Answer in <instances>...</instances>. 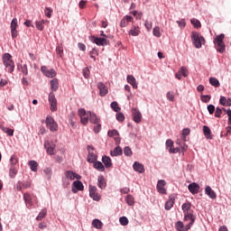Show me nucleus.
Wrapping results in <instances>:
<instances>
[{"label": "nucleus", "mask_w": 231, "mask_h": 231, "mask_svg": "<svg viewBox=\"0 0 231 231\" xmlns=\"http://www.w3.org/2000/svg\"><path fill=\"white\" fill-rule=\"evenodd\" d=\"M21 71L23 75H28V66L26 64L21 65Z\"/></svg>", "instance_id": "0e129e2a"}, {"label": "nucleus", "mask_w": 231, "mask_h": 231, "mask_svg": "<svg viewBox=\"0 0 231 231\" xmlns=\"http://www.w3.org/2000/svg\"><path fill=\"white\" fill-rule=\"evenodd\" d=\"M102 130V125H100L99 123L98 124H96V126H94V133L98 134L100 133V131Z\"/></svg>", "instance_id": "e2e57ef3"}, {"label": "nucleus", "mask_w": 231, "mask_h": 231, "mask_svg": "<svg viewBox=\"0 0 231 231\" xmlns=\"http://www.w3.org/2000/svg\"><path fill=\"white\" fill-rule=\"evenodd\" d=\"M209 84H211V86H214V88H219L220 86L219 80L216 78H210Z\"/></svg>", "instance_id": "a18cd8bd"}, {"label": "nucleus", "mask_w": 231, "mask_h": 231, "mask_svg": "<svg viewBox=\"0 0 231 231\" xmlns=\"http://www.w3.org/2000/svg\"><path fill=\"white\" fill-rule=\"evenodd\" d=\"M23 199L28 208H32L33 205H37L39 203V200H37V196L32 195L30 193H24Z\"/></svg>", "instance_id": "7ed1b4c3"}, {"label": "nucleus", "mask_w": 231, "mask_h": 231, "mask_svg": "<svg viewBox=\"0 0 231 231\" xmlns=\"http://www.w3.org/2000/svg\"><path fill=\"white\" fill-rule=\"evenodd\" d=\"M191 40H192L193 45L198 50H199V48H201L202 44H205V37L201 36V34H199L197 32H191Z\"/></svg>", "instance_id": "f03ea898"}, {"label": "nucleus", "mask_w": 231, "mask_h": 231, "mask_svg": "<svg viewBox=\"0 0 231 231\" xmlns=\"http://www.w3.org/2000/svg\"><path fill=\"white\" fill-rule=\"evenodd\" d=\"M49 102L51 106V111L55 113V111H57V98H55V94L53 92L49 94Z\"/></svg>", "instance_id": "6e6552de"}, {"label": "nucleus", "mask_w": 231, "mask_h": 231, "mask_svg": "<svg viewBox=\"0 0 231 231\" xmlns=\"http://www.w3.org/2000/svg\"><path fill=\"white\" fill-rule=\"evenodd\" d=\"M190 134V129L189 128H184L182 130V135L181 138L184 142L187 141V136H189Z\"/></svg>", "instance_id": "37998d69"}, {"label": "nucleus", "mask_w": 231, "mask_h": 231, "mask_svg": "<svg viewBox=\"0 0 231 231\" xmlns=\"http://www.w3.org/2000/svg\"><path fill=\"white\" fill-rule=\"evenodd\" d=\"M133 169L135 171V172H139L140 174L145 172V168H143V165L138 162L134 163Z\"/></svg>", "instance_id": "6ab92c4d"}, {"label": "nucleus", "mask_w": 231, "mask_h": 231, "mask_svg": "<svg viewBox=\"0 0 231 231\" xmlns=\"http://www.w3.org/2000/svg\"><path fill=\"white\" fill-rule=\"evenodd\" d=\"M110 107L113 109V111H115V113H120L121 111V108L118 106V103L116 101L112 102Z\"/></svg>", "instance_id": "a19ab883"}, {"label": "nucleus", "mask_w": 231, "mask_h": 231, "mask_svg": "<svg viewBox=\"0 0 231 231\" xmlns=\"http://www.w3.org/2000/svg\"><path fill=\"white\" fill-rule=\"evenodd\" d=\"M166 97L168 98V100H170V102H174V93L168 92L166 94Z\"/></svg>", "instance_id": "774afa93"}, {"label": "nucleus", "mask_w": 231, "mask_h": 231, "mask_svg": "<svg viewBox=\"0 0 231 231\" xmlns=\"http://www.w3.org/2000/svg\"><path fill=\"white\" fill-rule=\"evenodd\" d=\"M89 55H90V59H93L94 61L97 60V58L95 57L96 55L98 56V50L97 49H92L90 51H89Z\"/></svg>", "instance_id": "49530a36"}, {"label": "nucleus", "mask_w": 231, "mask_h": 231, "mask_svg": "<svg viewBox=\"0 0 231 231\" xmlns=\"http://www.w3.org/2000/svg\"><path fill=\"white\" fill-rule=\"evenodd\" d=\"M132 115L135 124H140L142 122V113H140V110L132 108Z\"/></svg>", "instance_id": "2eb2a0df"}, {"label": "nucleus", "mask_w": 231, "mask_h": 231, "mask_svg": "<svg viewBox=\"0 0 231 231\" xmlns=\"http://www.w3.org/2000/svg\"><path fill=\"white\" fill-rule=\"evenodd\" d=\"M174 207V197H170L164 205L165 210H171Z\"/></svg>", "instance_id": "bb28decb"}, {"label": "nucleus", "mask_w": 231, "mask_h": 231, "mask_svg": "<svg viewBox=\"0 0 231 231\" xmlns=\"http://www.w3.org/2000/svg\"><path fill=\"white\" fill-rule=\"evenodd\" d=\"M44 23H46V21H44V20H42L40 22H36L37 30H40V32H42V30H44Z\"/></svg>", "instance_id": "09e8293b"}, {"label": "nucleus", "mask_w": 231, "mask_h": 231, "mask_svg": "<svg viewBox=\"0 0 231 231\" xmlns=\"http://www.w3.org/2000/svg\"><path fill=\"white\" fill-rule=\"evenodd\" d=\"M122 147L117 146L113 151L110 152L111 156H122L123 154Z\"/></svg>", "instance_id": "c85d7f7f"}, {"label": "nucleus", "mask_w": 231, "mask_h": 231, "mask_svg": "<svg viewBox=\"0 0 231 231\" xmlns=\"http://www.w3.org/2000/svg\"><path fill=\"white\" fill-rule=\"evenodd\" d=\"M44 174L47 176V180H51V168H46L43 171Z\"/></svg>", "instance_id": "4d7b16f0"}, {"label": "nucleus", "mask_w": 231, "mask_h": 231, "mask_svg": "<svg viewBox=\"0 0 231 231\" xmlns=\"http://www.w3.org/2000/svg\"><path fill=\"white\" fill-rule=\"evenodd\" d=\"M44 147L47 150L48 154H50L51 156H53V154H55V146H51L50 143H45Z\"/></svg>", "instance_id": "cd10ccee"}, {"label": "nucleus", "mask_w": 231, "mask_h": 231, "mask_svg": "<svg viewBox=\"0 0 231 231\" xmlns=\"http://www.w3.org/2000/svg\"><path fill=\"white\" fill-rule=\"evenodd\" d=\"M94 169H96L99 172H104V171H106V167L104 166V164H102L101 162L97 161L94 162Z\"/></svg>", "instance_id": "2f4dec72"}, {"label": "nucleus", "mask_w": 231, "mask_h": 231, "mask_svg": "<svg viewBox=\"0 0 231 231\" xmlns=\"http://www.w3.org/2000/svg\"><path fill=\"white\" fill-rule=\"evenodd\" d=\"M48 214V210L46 208L42 209L41 212L39 213V215L36 217L37 221H42V219H44V217H46V215Z\"/></svg>", "instance_id": "e433bc0d"}, {"label": "nucleus", "mask_w": 231, "mask_h": 231, "mask_svg": "<svg viewBox=\"0 0 231 231\" xmlns=\"http://www.w3.org/2000/svg\"><path fill=\"white\" fill-rule=\"evenodd\" d=\"M225 34H220L216 37L215 42L217 44V51H219V53L225 52Z\"/></svg>", "instance_id": "20e7f679"}, {"label": "nucleus", "mask_w": 231, "mask_h": 231, "mask_svg": "<svg viewBox=\"0 0 231 231\" xmlns=\"http://www.w3.org/2000/svg\"><path fill=\"white\" fill-rule=\"evenodd\" d=\"M3 62H4V65L5 66V68L7 69V71L9 73H13L14 69L15 68V63L12 60V54H10V53L4 54Z\"/></svg>", "instance_id": "f257e3e1"}, {"label": "nucleus", "mask_w": 231, "mask_h": 231, "mask_svg": "<svg viewBox=\"0 0 231 231\" xmlns=\"http://www.w3.org/2000/svg\"><path fill=\"white\" fill-rule=\"evenodd\" d=\"M134 21V18L131 15H125V17L122 18L120 22V27L121 28H126V26H129V23H133Z\"/></svg>", "instance_id": "9b49d317"}, {"label": "nucleus", "mask_w": 231, "mask_h": 231, "mask_svg": "<svg viewBox=\"0 0 231 231\" xmlns=\"http://www.w3.org/2000/svg\"><path fill=\"white\" fill-rule=\"evenodd\" d=\"M41 71L45 75V77H48L49 79H53L57 77V71L53 69H48L46 66H42L41 68Z\"/></svg>", "instance_id": "0eeeda50"}, {"label": "nucleus", "mask_w": 231, "mask_h": 231, "mask_svg": "<svg viewBox=\"0 0 231 231\" xmlns=\"http://www.w3.org/2000/svg\"><path fill=\"white\" fill-rule=\"evenodd\" d=\"M17 18H14L11 22V30H17Z\"/></svg>", "instance_id": "bf43d9fd"}, {"label": "nucleus", "mask_w": 231, "mask_h": 231, "mask_svg": "<svg viewBox=\"0 0 231 231\" xmlns=\"http://www.w3.org/2000/svg\"><path fill=\"white\" fill-rule=\"evenodd\" d=\"M103 225L104 224H102V221H100L98 219H94L92 221V226H94V228H97V230H101Z\"/></svg>", "instance_id": "58836bf2"}, {"label": "nucleus", "mask_w": 231, "mask_h": 231, "mask_svg": "<svg viewBox=\"0 0 231 231\" xmlns=\"http://www.w3.org/2000/svg\"><path fill=\"white\" fill-rule=\"evenodd\" d=\"M190 23L194 26V28H201V22H199V20L192 18L190 20Z\"/></svg>", "instance_id": "de8ad7c7"}, {"label": "nucleus", "mask_w": 231, "mask_h": 231, "mask_svg": "<svg viewBox=\"0 0 231 231\" xmlns=\"http://www.w3.org/2000/svg\"><path fill=\"white\" fill-rule=\"evenodd\" d=\"M201 102H205V104L210 102V96L208 95H202L200 97Z\"/></svg>", "instance_id": "13d9d810"}, {"label": "nucleus", "mask_w": 231, "mask_h": 231, "mask_svg": "<svg viewBox=\"0 0 231 231\" xmlns=\"http://www.w3.org/2000/svg\"><path fill=\"white\" fill-rule=\"evenodd\" d=\"M56 53L59 55V57H62V53H64V48L62 45H58L56 48Z\"/></svg>", "instance_id": "864d4df0"}, {"label": "nucleus", "mask_w": 231, "mask_h": 231, "mask_svg": "<svg viewBox=\"0 0 231 231\" xmlns=\"http://www.w3.org/2000/svg\"><path fill=\"white\" fill-rule=\"evenodd\" d=\"M180 72L184 77H188L189 76V69H187V68H185V67H181L180 69Z\"/></svg>", "instance_id": "680f3d73"}, {"label": "nucleus", "mask_w": 231, "mask_h": 231, "mask_svg": "<svg viewBox=\"0 0 231 231\" xmlns=\"http://www.w3.org/2000/svg\"><path fill=\"white\" fill-rule=\"evenodd\" d=\"M125 156H133V150L129 146L124 148Z\"/></svg>", "instance_id": "603ef678"}, {"label": "nucleus", "mask_w": 231, "mask_h": 231, "mask_svg": "<svg viewBox=\"0 0 231 231\" xmlns=\"http://www.w3.org/2000/svg\"><path fill=\"white\" fill-rule=\"evenodd\" d=\"M165 185H167V182H165L164 180H158L157 190L159 194H167V189H165Z\"/></svg>", "instance_id": "4468645a"}, {"label": "nucleus", "mask_w": 231, "mask_h": 231, "mask_svg": "<svg viewBox=\"0 0 231 231\" xmlns=\"http://www.w3.org/2000/svg\"><path fill=\"white\" fill-rule=\"evenodd\" d=\"M78 115L80 118V122L83 125H87L88 122H89V116L86 112V109L79 108L78 111Z\"/></svg>", "instance_id": "423d86ee"}, {"label": "nucleus", "mask_w": 231, "mask_h": 231, "mask_svg": "<svg viewBox=\"0 0 231 231\" xmlns=\"http://www.w3.org/2000/svg\"><path fill=\"white\" fill-rule=\"evenodd\" d=\"M65 177L67 178V180H70L71 181H73V180H82V176L79 175L73 171H67L65 172Z\"/></svg>", "instance_id": "9d476101"}, {"label": "nucleus", "mask_w": 231, "mask_h": 231, "mask_svg": "<svg viewBox=\"0 0 231 231\" xmlns=\"http://www.w3.org/2000/svg\"><path fill=\"white\" fill-rule=\"evenodd\" d=\"M88 162L89 163H95L97 162V154L93 152L94 151L93 146H88Z\"/></svg>", "instance_id": "ddd939ff"}, {"label": "nucleus", "mask_w": 231, "mask_h": 231, "mask_svg": "<svg viewBox=\"0 0 231 231\" xmlns=\"http://www.w3.org/2000/svg\"><path fill=\"white\" fill-rule=\"evenodd\" d=\"M119 222L123 226H127V225H129V219H127V217H121L119 218Z\"/></svg>", "instance_id": "8fccbe9b"}, {"label": "nucleus", "mask_w": 231, "mask_h": 231, "mask_svg": "<svg viewBox=\"0 0 231 231\" xmlns=\"http://www.w3.org/2000/svg\"><path fill=\"white\" fill-rule=\"evenodd\" d=\"M46 126L51 131V133H55V131H58L59 125H57V122H55V119L51 117V116H48L46 117L45 121Z\"/></svg>", "instance_id": "39448f33"}, {"label": "nucleus", "mask_w": 231, "mask_h": 231, "mask_svg": "<svg viewBox=\"0 0 231 231\" xmlns=\"http://www.w3.org/2000/svg\"><path fill=\"white\" fill-rule=\"evenodd\" d=\"M17 172H19V167H9V176L14 179L17 176Z\"/></svg>", "instance_id": "7c9ffc66"}, {"label": "nucleus", "mask_w": 231, "mask_h": 231, "mask_svg": "<svg viewBox=\"0 0 231 231\" xmlns=\"http://www.w3.org/2000/svg\"><path fill=\"white\" fill-rule=\"evenodd\" d=\"M89 113V122L90 124H100V118L98 116H97L96 114L88 112Z\"/></svg>", "instance_id": "393cba45"}, {"label": "nucleus", "mask_w": 231, "mask_h": 231, "mask_svg": "<svg viewBox=\"0 0 231 231\" xmlns=\"http://www.w3.org/2000/svg\"><path fill=\"white\" fill-rule=\"evenodd\" d=\"M94 42L97 46H106V44H107V40L106 38H95Z\"/></svg>", "instance_id": "c756f323"}, {"label": "nucleus", "mask_w": 231, "mask_h": 231, "mask_svg": "<svg viewBox=\"0 0 231 231\" xmlns=\"http://www.w3.org/2000/svg\"><path fill=\"white\" fill-rule=\"evenodd\" d=\"M219 102L221 106H231V99L230 98L226 99V97H221Z\"/></svg>", "instance_id": "ea45409f"}, {"label": "nucleus", "mask_w": 231, "mask_h": 231, "mask_svg": "<svg viewBox=\"0 0 231 231\" xmlns=\"http://www.w3.org/2000/svg\"><path fill=\"white\" fill-rule=\"evenodd\" d=\"M106 179L104 178V176H99L97 178V187L99 189H104L106 187Z\"/></svg>", "instance_id": "f704fd0d"}, {"label": "nucleus", "mask_w": 231, "mask_h": 231, "mask_svg": "<svg viewBox=\"0 0 231 231\" xmlns=\"http://www.w3.org/2000/svg\"><path fill=\"white\" fill-rule=\"evenodd\" d=\"M51 89L52 91H57V89H59V79H53L51 80Z\"/></svg>", "instance_id": "c9c22d12"}, {"label": "nucleus", "mask_w": 231, "mask_h": 231, "mask_svg": "<svg viewBox=\"0 0 231 231\" xmlns=\"http://www.w3.org/2000/svg\"><path fill=\"white\" fill-rule=\"evenodd\" d=\"M221 115H223V110L219 107H217L215 111L216 118H221Z\"/></svg>", "instance_id": "052dcab7"}, {"label": "nucleus", "mask_w": 231, "mask_h": 231, "mask_svg": "<svg viewBox=\"0 0 231 231\" xmlns=\"http://www.w3.org/2000/svg\"><path fill=\"white\" fill-rule=\"evenodd\" d=\"M152 34L154 37H162V32H160V27L156 26L153 28Z\"/></svg>", "instance_id": "5fc2aeb1"}, {"label": "nucleus", "mask_w": 231, "mask_h": 231, "mask_svg": "<svg viewBox=\"0 0 231 231\" xmlns=\"http://www.w3.org/2000/svg\"><path fill=\"white\" fill-rule=\"evenodd\" d=\"M72 192L74 194H77V192H79V190H84V184L82 183V181L80 180H75L72 183Z\"/></svg>", "instance_id": "f8f14e48"}, {"label": "nucleus", "mask_w": 231, "mask_h": 231, "mask_svg": "<svg viewBox=\"0 0 231 231\" xmlns=\"http://www.w3.org/2000/svg\"><path fill=\"white\" fill-rule=\"evenodd\" d=\"M125 201L129 207H133L134 205V197L133 195L126 196Z\"/></svg>", "instance_id": "c03bdc74"}, {"label": "nucleus", "mask_w": 231, "mask_h": 231, "mask_svg": "<svg viewBox=\"0 0 231 231\" xmlns=\"http://www.w3.org/2000/svg\"><path fill=\"white\" fill-rule=\"evenodd\" d=\"M208 111L209 115H214V112L216 111V106L214 105H208Z\"/></svg>", "instance_id": "338daca9"}, {"label": "nucleus", "mask_w": 231, "mask_h": 231, "mask_svg": "<svg viewBox=\"0 0 231 231\" xmlns=\"http://www.w3.org/2000/svg\"><path fill=\"white\" fill-rule=\"evenodd\" d=\"M9 167H19V158L14 154L9 160Z\"/></svg>", "instance_id": "412c9836"}, {"label": "nucleus", "mask_w": 231, "mask_h": 231, "mask_svg": "<svg viewBox=\"0 0 231 231\" xmlns=\"http://www.w3.org/2000/svg\"><path fill=\"white\" fill-rule=\"evenodd\" d=\"M188 189L191 194H198L199 192V184L193 182L189 185Z\"/></svg>", "instance_id": "aec40b11"}, {"label": "nucleus", "mask_w": 231, "mask_h": 231, "mask_svg": "<svg viewBox=\"0 0 231 231\" xmlns=\"http://www.w3.org/2000/svg\"><path fill=\"white\" fill-rule=\"evenodd\" d=\"M116 120H118V122H124L125 120V116L124 114L118 113L116 114Z\"/></svg>", "instance_id": "69168bd1"}, {"label": "nucleus", "mask_w": 231, "mask_h": 231, "mask_svg": "<svg viewBox=\"0 0 231 231\" xmlns=\"http://www.w3.org/2000/svg\"><path fill=\"white\" fill-rule=\"evenodd\" d=\"M204 136H206L207 140H212V131L207 125L203 126Z\"/></svg>", "instance_id": "a878e982"}, {"label": "nucleus", "mask_w": 231, "mask_h": 231, "mask_svg": "<svg viewBox=\"0 0 231 231\" xmlns=\"http://www.w3.org/2000/svg\"><path fill=\"white\" fill-rule=\"evenodd\" d=\"M184 221H190V223H194V221H196V217L190 212L184 213Z\"/></svg>", "instance_id": "473e14b6"}, {"label": "nucleus", "mask_w": 231, "mask_h": 231, "mask_svg": "<svg viewBox=\"0 0 231 231\" xmlns=\"http://www.w3.org/2000/svg\"><path fill=\"white\" fill-rule=\"evenodd\" d=\"M0 129L3 131V133L7 134V136H14V129L5 127L3 125H0Z\"/></svg>", "instance_id": "4c0bfd02"}, {"label": "nucleus", "mask_w": 231, "mask_h": 231, "mask_svg": "<svg viewBox=\"0 0 231 231\" xmlns=\"http://www.w3.org/2000/svg\"><path fill=\"white\" fill-rule=\"evenodd\" d=\"M175 228H176L177 231H186L185 230V225L181 221L176 222Z\"/></svg>", "instance_id": "79ce46f5"}, {"label": "nucleus", "mask_w": 231, "mask_h": 231, "mask_svg": "<svg viewBox=\"0 0 231 231\" xmlns=\"http://www.w3.org/2000/svg\"><path fill=\"white\" fill-rule=\"evenodd\" d=\"M107 134L110 138H114L116 145H118V143H120V134H118V131L110 130V131H108Z\"/></svg>", "instance_id": "dca6fc26"}, {"label": "nucleus", "mask_w": 231, "mask_h": 231, "mask_svg": "<svg viewBox=\"0 0 231 231\" xmlns=\"http://www.w3.org/2000/svg\"><path fill=\"white\" fill-rule=\"evenodd\" d=\"M102 162L106 169H111V167H113V162L109 156H103Z\"/></svg>", "instance_id": "b1692460"}, {"label": "nucleus", "mask_w": 231, "mask_h": 231, "mask_svg": "<svg viewBox=\"0 0 231 231\" xmlns=\"http://www.w3.org/2000/svg\"><path fill=\"white\" fill-rule=\"evenodd\" d=\"M89 196L94 199V201H100V195L97 192V187L89 186Z\"/></svg>", "instance_id": "1a4fd4ad"}, {"label": "nucleus", "mask_w": 231, "mask_h": 231, "mask_svg": "<svg viewBox=\"0 0 231 231\" xmlns=\"http://www.w3.org/2000/svg\"><path fill=\"white\" fill-rule=\"evenodd\" d=\"M128 35H132V37H138V35H140V27L134 25L128 32Z\"/></svg>", "instance_id": "5701e85b"}, {"label": "nucleus", "mask_w": 231, "mask_h": 231, "mask_svg": "<svg viewBox=\"0 0 231 231\" xmlns=\"http://www.w3.org/2000/svg\"><path fill=\"white\" fill-rule=\"evenodd\" d=\"M28 165L32 172H37L39 163L36 161H29Z\"/></svg>", "instance_id": "72a5a7b5"}, {"label": "nucleus", "mask_w": 231, "mask_h": 231, "mask_svg": "<svg viewBox=\"0 0 231 231\" xmlns=\"http://www.w3.org/2000/svg\"><path fill=\"white\" fill-rule=\"evenodd\" d=\"M190 207H192V205L190 203H184L182 205L183 214L189 213V210H190Z\"/></svg>", "instance_id": "3c124183"}, {"label": "nucleus", "mask_w": 231, "mask_h": 231, "mask_svg": "<svg viewBox=\"0 0 231 231\" xmlns=\"http://www.w3.org/2000/svg\"><path fill=\"white\" fill-rule=\"evenodd\" d=\"M205 194H207V196H208V198H210L211 199H216V198H217L216 191H214V189H212L210 186L206 187Z\"/></svg>", "instance_id": "a211bd4d"}, {"label": "nucleus", "mask_w": 231, "mask_h": 231, "mask_svg": "<svg viewBox=\"0 0 231 231\" xmlns=\"http://www.w3.org/2000/svg\"><path fill=\"white\" fill-rule=\"evenodd\" d=\"M44 14L46 17L50 19V17H51V14H53V9H51V7H46L44 10Z\"/></svg>", "instance_id": "6e6d98bb"}, {"label": "nucleus", "mask_w": 231, "mask_h": 231, "mask_svg": "<svg viewBox=\"0 0 231 231\" xmlns=\"http://www.w3.org/2000/svg\"><path fill=\"white\" fill-rule=\"evenodd\" d=\"M97 88L99 89L100 97H106V95H107V93L109 92L107 90V87H106V85L103 82H98Z\"/></svg>", "instance_id": "f3484780"}, {"label": "nucleus", "mask_w": 231, "mask_h": 231, "mask_svg": "<svg viewBox=\"0 0 231 231\" xmlns=\"http://www.w3.org/2000/svg\"><path fill=\"white\" fill-rule=\"evenodd\" d=\"M128 84L134 88V89H138V83H136V79L133 77V75H128L126 78Z\"/></svg>", "instance_id": "4be33fe9"}]
</instances>
